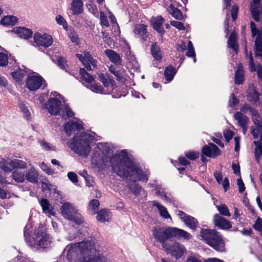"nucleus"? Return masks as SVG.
Here are the masks:
<instances>
[{
	"label": "nucleus",
	"mask_w": 262,
	"mask_h": 262,
	"mask_svg": "<svg viewBox=\"0 0 262 262\" xmlns=\"http://www.w3.org/2000/svg\"><path fill=\"white\" fill-rule=\"evenodd\" d=\"M109 162L105 163V166H111L113 171L123 179H128L127 186L134 195H138L141 191L142 187L136 179L139 181H148V171H143L129 160L126 150H122L118 154L108 158Z\"/></svg>",
	"instance_id": "1"
},
{
	"label": "nucleus",
	"mask_w": 262,
	"mask_h": 262,
	"mask_svg": "<svg viewBox=\"0 0 262 262\" xmlns=\"http://www.w3.org/2000/svg\"><path fill=\"white\" fill-rule=\"evenodd\" d=\"M67 257L69 262H108L95 248L92 238L68 245Z\"/></svg>",
	"instance_id": "2"
},
{
	"label": "nucleus",
	"mask_w": 262,
	"mask_h": 262,
	"mask_svg": "<svg viewBox=\"0 0 262 262\" xmlns=\"http://www.w3.org/2000/svg\"><path fill=\"white\" fill-rule=\"evenodd\" d=\"M93 140L94 137L90 134L81 133L70 139L68 145L75 153L87 157L91 150L90 141Z\"/></svg>",
	"instance_id": "3"
},
{
	"label": "nucleus",
	"mask_w": 262,
	"mask_h": 262,
	"mask_svg": "<svg viewBox=\"0 0 262 262\" xmlns=\"http://www.w3.org/2000/svg\"><path fill=\"white\" fill-rule=\"evenodd\" d=\"M24 236L28 245L36 249L45 248L50 244L48 237L43 228H38L34 230L31 235L30 239L27 236L29 235L28 227L26 226L24 230Z\"/></svg>",
	"instance_id": "4"
},
{
	"label": "nucleus",
	"mask_w": 262,
	"mask_h": 262,
	"mask_svg": "<svg viewBox=\"0 0 262 262\" xmlns=\"http://www.w3.org/2000/svg\"><path fill=\"white\" fill-rule=\"evenodd\" d=\"M200 235L207 244L217 251H225V243L221 235L216 230L202 229Z\"/></svg>",
	"instance_id": "5"
},
{
	"label": "nucleus",
	"mask_w": 262,
	"mask_h": 262,
	"mask_svg": "<svg viewBox=\"0 0 262 262\" xmlns=\"http://www.w3.org/2000/svg\"><path fill=\"white\" fill-rule=\"evenodd\" d=\"M60 210L64 219L72 221L77 225H80L83 223V216L72 204L69 202L63 203Z\"/></svg>",
	"instance_id": "6"
},
{
	"label": "nucleus",
	"mask_w": 262,
	"mask_h": 262,
	"mask_svg": "<svg viewBox=\"0 0 262 262\" xmlns=\"http://www.w3.org/2000/svg\"><path fill=\"white\" fill-rule=\"evenodd\" d=\"M152 235L155 239L161 244L163 248L166 247L169 239L172 237V227H155L152 230Z\"/></svg>",
	"instance_id": "7"
},
{
	"label": "nucleus",
	"mask_w": 262,
	"mask_h": 262,
	"mask_svg": "<svg viewBox=\"0 0 262 262\" xmlns=\"http://www.w3.org/2000/svg\"><path fill=\"white\" fill-rule=\"evenodd\" d=\"M55 98H50L47 102L43 104V108L48 110L49 113L53 115H58L60 114V111L63 102L59 100L57 97V93H51Z\"/></svg>",
	"instance_id": "8"
},
{
	"label": "nucleus",
	"mask_w": 262,
	"mask_h": 262,
	"mask_svg": "<svg viewBox=\"0 0 262 262\" xmlns=\"http://www.w3.org/2000/svg\"><path fill=\"white\" fill-rule=\"evenodd\" d=\"M166 252L176 259L181 258L185 251V247L183 245L177 242L171 241L170 244H168L166 247L163 248Z\"/></svg>",
	"instance_id": "9"
},
{
	"label": "nucleus",
	"mask_w": 262,
	"mask_h": 262,
	"mask_svg": "<svg viewBox=\"0 0 262 262\" xmlns=\"http://www.w3.org/2000/svg\"><path fill=\"white\" fill-rule=\"evenodd\" d=\"M33 38L34 43L38 47L39 50H41L42 48H48L52 45L53 42L52 37L46 33L41 34L38 32L35 33Z\"/></svg>",
	"instance_id": "10"
},
{
	"label": "nucleus",
	"mask_w": 262,
	"mask_h": 262,
	"mask_svg": "<svg viewBox=\"0 0 262 262\" xmlns=\"http://www.w3.org/2000/svg\"><path fill=\"white\" fill-rule=\"evenodd\" d=\"M178 215L184 224L192 230H195L199 226L198 220L194 217L189 215L184 212L179 210Z\"/></svg>",
	"instance_id": "11"
},
{
	"label": "nucleus",
	"mask_w": 262,
	"mask_h": 262,
	"mask_svg": "<svg viewBox=\"0 0 262 262\" xmlns=\"http://www.w3.org/2000/svg\"><path fill=\"white\" fill-rule=\"evenodd\" d=\"M254 126L250 128L251 133L254 139H257L260 137V141L262 142V119L259 116H256L252 118Z\"/></svg>",
	"instance_id": "12"
},
{
	"label": "nucleus",
	"mask_w": 262,
	"mask_h": 262,
	"mask_svg": "<svg viewBox=\"0 0 262 262\" xmlns=\"http://www.w3.org/2000/svg\"><path fill=\"white\" fill-rule=\"evenodd\" d=\"M43 78L38 76H29L26 80V86L30 91H34L43 84Z\"/></svg>",
	"instance_id": "13"
},
{
	"label": "nucleus",
	"mask_w": 262,
	"mask_h": 262,
	"mask_svg": "<svg viewBox=\"0 0 262 262\" xmlns=\"http://www.w3.org/2000/svg\"><path fill=\"white\" fill-rule=\"evenodd\" d=\"M202 154L206 157L215 158L221 155V151L214 144L210 143L202 147Z\"/></svg>",
	"instance_id": "14"
},
{
	"label": "nucleus",
	"mask_w": 262,
	"mask_h": 262,
	"mask_svg": "<svg viewBox=\"0 0 262 262\" xmlns=\"http://www.w3.org/2000/svg\"><path fill=\"white\" fill-rule=\"evenodd\" d=\"M251 4L250 12L253 18L256 21H259L260 15L262 12V7L260 0H252Z\"/></svg>",
	"instance_id": "15"
},
{
	"label": "nucleus",
	"mask_w": 262,
	"mask_h": 262,
	"mask_svg": "<svg viewBox=\"0 0 262 262\" xmlns=\"http://www.w3.org/2000/svg\"><path fill=\"white\" fill-rule=\"evenodd\" d=\"M213 222L215 226L221 229L227 230L232 227V225L229 221L218 214L214 215Z\"/></svg>",
	"instance_id": "16"
},
{
	"label": "nucleus",
	"mask_w": 262,
	"mask_h": 262,
	"mask_svg": "<svg viewBox=\"0 0 262 262\" xmlns=\"http://www.w3.org/2000/svg\"><path fill=\"white\" fill-rule=\"evenodd\" d=\"M164 21V18H163L161 16L153 17L151 19V25L153 28L162 35L165 32V30L162 27V25Z\"/></svg>",
	"instance_id": "17"
},
{
	"label": "nucleus",
	"mask_w": 262,
	"mask_h": 262,
	"mask_svg": "<svg viewBox=\"0 0 262 262\" xmlns=\"http://www.w3.org/2000/svg\"><path fill=\"white\" fill-rule=\"evenodd\" d=\"M64 128L66 134L70 136L74 132L80 130L83 127L81 124L77 122L69 121L64 124Z\"/></svg>",
	"instance_id": "18"
},
{
	"label": "nucleus",
	"mask_w": 262,
	"mask_h": 262,
	"mask_svg": "<svg viewBox=\"0 0 262 262\" xmlns=\"http://www.w3.org/2000/svg\"><path fill=\"white\" fill-rule=\"evenodd\" d=\"M134 32L142 40L145 41L148 37L147 26L144 24H137L135 26Z\"/></svg>",
	"instance_id": "19"
},
{
	"label": "nucleus",
	"mask_w": 262,
	"mask_h": 262,
	"mask_svg": "<svg viewBox=\"0 0 262 262\" xmlns=\"http://www.w3.org/2000/svg\"><path fill=\"white\" fill-rule=\"evenodd\" d=\"M40 204L41 206L42 212L48 216H54L55 213L49 201L46 199H42L40 201Z\"/></svg>",
	"instance_id": "20"
},
{
	"label": "nucleus",
	"mask_w": 262,
	"mask_h": 262,
	"mask_svg": "<svg viewBox=\"0 0 262 262\" xmlns=\"http://www.w3.org/2000/svg\"><path fill=\"white\" fill-rule=\"evenodd\" d=\"M25 177L27 181L34 184L38 181L39 174L36 169L34 167H32L26 171Z\"/></svg>",
	"instance_id": "21"
},
{
	"label": "nucleus",
	"mask_w": 262,
	"mask_h": 262,
	"mask_svg": "<svg viewBox=\"0 0 262 262\" xmlns=\"http://www.w3.org/2000/svg\"><path fill=\"white\" fill-rule=\"evenodd\" d=\"M104 52L106 56L112 62L115 63L116 66L121 64V58L117 52L110 49L106 50Z\"/></svg>",
	"instance_id": "22"
},
{
	"label": "nucleus",
	"mask_w": 262,
	"mask_h": 262,
	"mask_svg": "<svg viewBox=\"0 0 262 262\" xmlns=\"http://www.w3.org/2000/svg\"><path fill=\"white\" fill-rule=\"evenodd\" d=\"M14 32L20 38L28 39L32 36V31L25 27H17L13 29Z\"/></svg>",
	"instance_id": "23"
},
{
	"label": "nucleus",
	"mask_w": 262,
	"mask_h": 262,
	"mask_svg": "<svg viewBox=\"0 0 262 262\" xmlns=\"http://www.w3.org/2000/svg\"><path fill=\"white\" fill-rule=\"evenodd\" d=\"M83 2L82 0H73L70 9L73 15H78L83 12Z\"/></svg>",
	"instance_id": "24"
},
{
	"label": "nucleus",
	"mask_w": 262,
	"mask_h": 262,
	"mask_svg": "<svg viewBox=\"0 0 262 262\" xmlns=\"http://www.w3.org/2000/svg\"><path fill=\"white\" fill-rule=\"evenodd\" d=\"M172 237H175L178 238H183L185 239L188 240L192 237L191 235L187 231L176 227H172Z\"/></svg>",
	"instance_id": "25"
},
{
	"label": "nucleus",
	"mask_w": 262,
	"mask_h": 262,
	"mask_svg": "<svg viewBox=\"0 0 262 262\" xmlns=\"http://www.w3.org/2000/svg\"><path fill=\"white\" fill-rule=\"evenodd\" d=\"M172 237H175L178 238H183L185 239L188 240L192 237L191 235L187 231L176 227H172Z\"/></svg>",
	"instance_id": "26"
},
{
	"label": "nucleus",
	"mask_w": 262,
	"mask_h": 262,
	"mask_svg": "<svg viewBox=\"0 0 262 262\" xmlns=\"http://www.w3.org/2000/svg\"><path fill=\"white\" fill-rule=\"evenodd\" d=\"M97 220L101 223L108 222L111 217V213L106 209H101L97 213Z\"/></svg>",
	"instance_id": "27"
},
{
	"label": "nucleus",
	"mask_w": 262,
	"mask_h": 262,
	"mask_svg": "<svg viewBox=\"0 0 262 262\" xmlns=\"http://www.w3.org/2000/svg\"><path fill=\"white\" fill-rule=\"evenodd\" d=\"M260 94L256 91L253 86L250 87L248 90L247 97L248 100L255 104H260L259 102Z\"/></svg>",
	"instance_id": "28"
},
{
	"label": "nucleus",
	"mask_w": 262,
	"mask_h": 262,
	"mask_svg": "<svg viewBox=\"0 0 262 262\" xmlns=\"http://www.w3.org/2000/svg\"><path fill=\"white\" fill-rule=\"evenodd\" d=\"M17 21L18 18L16 16L13 15H7L1 19L0 23L4 26H13L17 23Z\"/></svg>",
	"instance_id": "29"
},
{
	"label": "nucleus",
	"mask_w": 262,
	"mask_h": 262,
	"mask_svg": "<svg viewBox=\"0 0 262 262\" xmlns=\"http://www.w3.org/2000/svg\"><path fill=\"white\" fill-rule=\"evenodd\" d=\"M150 52L155 60L159 61L162 59V52L157 42H154L151 45Z\"/></svg>",
	"instance_id": "30"
},
{
	"label": "nucleus",
	"mask_w": 262,
	"mask_h": 262,
	"mask_svg": "<svg viewBox=\"0 0 262 262\" xmlns=\"http://www.w3.org/2000/svg\"><path fill=\"white\" fill-rule=\"evenodd\" d=\"M228 47L232 49L237 54L238 50V46L237 42L236 34L232 32L230 35L228 40Z\"/></svg>",
	"instance_id": "31"
},
{
	"label": "nucleus",
	"mask_w": 262,
	"mask_h": 262,
	"mask_svg": "<svg viewBox=\"0 0 262 262\" xmlns=\"http://www.w3.org/2000/svg\"><path fill=\"white\" fill-rule=\"evenodd\" d=\"M244 81V72L242 64H238L235 73V83L237 84H242Z\"/></svg>",
	"instance_id": "32"
},
{
	"label": "nucleus",
	"mask_w": 262,
	"mask_h": 262,
	"mask_svg": "<svg viewBox=\"0 0 262 262\" xmlns=\"http://www.w3.org/2000/svg\"><path fill=\"white\" fill-rule=\"evenodd\" d=\"M255 53L256 57L262 58V34L256 37L255 41Z\"/></svg>",
	"instance_id": "33"
},
{
	"label": "nucleus",
	"mask_w": 262,
	"mask_h": 262,
	"mask_svg": "<svg viewBox=\"0 0 262 262\" xmlns=\"http://www.w3.org/2000/svg\"><path fill=\"white\" fill-rule=\"evenodd\" d=\"M234 117L237 121L239 126L247 125L249 122V118L242 113L237 112L234 114Z\"/></svg>",
	"instance_id": "34"
},
{
	"label": "nucleus",
	"mask_w": 262,
	"mask_h": 262,
	"mask_svg": "<svg viewBox=\"0 0 262 262\" xmlns=\"http://www.w3.org/2000/svg\"><path fill=\"white\" fill-rule=\"evenodd\" d=\"M167 11L176 19L181 20L183 18L182 12L178 8H175L172 4H171L167 8Z\"/></svg>",
	"instance_id": "35"
},
{
	"label": "nucleus",
	"mask_w": 262,
	"mask_h": 262,
	"mask_svg": "<svg viewBox=\"0 0 262 262\" xmlns=\"http://www.w3.org/2000/svg\"><path fill=\"white\" fill-rule=\"evenodd\" d=\"M152 205L155 207L157 208V209L159 210L160 215L161 216L166 219L170 218V216L168 213L166 208L162 205H161L158 202L156 201H154L152 203Z\"/></svg>",
	"instance_id": "36"
},
{
	"label": "nucleus",
	"mask_w": 262,
	"mask_h": 262,
	"mask_svg": "<svg viewBox=\"0 0 262 262\" xmlns=\"http://www.w3.org/2000/svg\"><path fill=\"white\" fill-rule=\"evenodd\" d=\"M243 114H247L248 112L253 117L256 116H259L257 111L254 108H252L248 104H244L241 108V112Z\"/></svg>",
	"instance_id": "37"
},
{
	"label": "nucleus",
	"mask_w": 262,
	"mask_h": 262,
	"mask_svg": "<svg viewBox=\"0 0 262 262\" xmlns=\"http://www.w3.org/2000/svg\"><path fill=\"white\" fill-rule=\"evenodd\" d=\"M18 105L20 111L23 114L24 117L28 120H30L31 115L28 104L24 102H19Z\"/></svg>",
	"instance_id": "38"
},
{
	"label": "nucleus",
	"mask_w": 262,
	"mask_h": 262,
	"mask_svg": "<svg viewBox=\"0 0 262 262\" xmlns=\"http://www.w3.org/2000/svg\"><path fill=\"white\" fill-rule=\"evenodd\" d=\"M100 203L98 200L94 199L91 201L89 204V211L93 215L98 212Z\"/></svg>",
	"instance_id": "39"
},
{
	"label": "nucleus",
	"mask_w": 262,
	"mask_h": 262,
	"mask_svg": "<svg viewBox=\"0 0 262 262\" xmlns=\"http://www.w3.org/2000/svg\"><path fill=\"white\" fill-rule=\"evenodd\" d=\"M0 168L5 172H10L13 169L12 160L11 159L3 160L0 162Z\"/></svg>",
	"instance_id": "40"
},
{
	"label": "nucleus",
	"mask_w": 262,
	"mask_h": 262,
	"mask_svg": "<svg viewBox=\"0 0 262 262\" xmlns=\"http://www.w3.org/2000/svg\"><path fill=\"white\" fill-rule=\"evenodd\" d=\"M176 73V69L171 66L166 68L164 71V76L168 81H171Z\"/></svg>",
	"instance_id": "41"
},
{
	"label": "nucleus",
	"mask_w": 262,
	"mask_h": 262,
	"mask_svg": "<svg viewBox=\"0 0 262 262\" xmlns=\"http://www.w3.org/2000/svg\"><path fill=\"white\" fill-rule=\"evenodd\" d=\"M12 177L14 180L17 183H22L25 179L24 172L18 169H16L12 172Z\"/></svg>",
	"instance_id": "42"
},
{
	"label": "nucleus",
	"mask_w": 262,
	"mask_h": 262,
	"mask_svg": "<svg viewBox=\"0 0 262 262\" xmlns=\"http://www.w3.org/2000/svg\"><path fill=\"white\" fill-rule=\"evenodd\" d=\"M79 73L82 81H84L88 83H91L94 81V77L89 74L84 69H80Z\"/></svg>",
	"instance_id": "43"
},
{
	"label": "nucleus",
	"mask_w": 262,
	"mask_h": 262,
	"mask_svg": "<svg viewBox=\"0 0 262 262\" xmlns=\"http://www.w3.org/2000/svg\"><path fill=\"white\" fill-rule=\"evenodd\" d=\"M62 109L60 111V115L62 116V118L66 119L65 116H66L67 117H72L74 114L73 112L71 110L70 107L65 104L63 102Z\"/></svg>",
	"instance_id": "44"
},
{
	"label": "nucleus",
	"mask_w": 262,
	"mask_h": 262,
	"mask_svg": "<svg viewBox=\"0 0 262 262\" xmlns=\"http://www.w3.org/2000/svg\"><path fill=\"white\" fill-rule=\"evenodd\" d=\"M99 80L102 82L103 85L105 87L109 86L112 84V80L110 78L108 75H104L103 74H100L98 75Z\"/></svg>",
	"instance_id": "45"
},
{
	"label": "nucleus",
	"mask_w": 262,
	"mask_h": 262,
	"mask_svg": "<svg viewBox=\"0 0 262 262\" xmlns=\"http://www.w3.org/2000/svg\"><path fill=\"white\" fill-rule=\"evenodd\" d=\"M187 52L186 53V55L189 57H193L194 62H195V53L194 51V49L192 45V43L191 41H189L188 42V45L187 46Z\"/></svg>",
	"instance_id": "46"
},
{
	"label": "nucleus",
	"mask_w": 262,
	"mask_h": 262,
	"mask_svg": "<svg viewBox=\"0 0 262 262\" xmlns=\"http://www.w3.org/2000/svg\"><path fill=\"white\" fill-rule=\"evenodd\" d=\"M13 169L18 168L20 169H26L27 167V163L20 160L14 159L12 160Z\"/></svg>",
	"instance_id": "47"
},
{
	"label": "nucleus",
	"mask_w": 262,
	"mask_h": 262,
	"mask_svg": "<svg viewBox=\"0 0 262 262\" xmlns=\"http://www.w3.org/2000/svg\"><path fill=\"white\" fill-rule=\"evenodd\" d=\"M217 210L220 212V213L224 216H230L231 214L229 212V210L228 209L227 206L225 204H221L220 206H216Z\"/></svg>",
	"instance_id": "48"
},
{
	"label": "nucleus",
	"mask_w": 262,
	"mask_h": 262,
	"mask_svg": "<svg viewBox=\"0 0 262 262\" xmlns=\"http://www.w3.org/2000/svg\"><path fill=\"white\" fill-rule=\"evenodd\" d=\"M87 88L92 91L97 93H102L103 91V87L96 83L90 84L87 86Z\"/></svg>",
	"instance_id": "49"
},
{
	"label": "nucleus",
	"mask_w": 262,
	"mask_h": 262,
	"mask_svg": "<svg viewBox=\"0 0 262 262\" xmlns=\"http://www.w3.org/2000/svg\"><path fill=\"white\" fill-rule=\"evenodd\" d=\"M250 26L253 37L255 36H256V37L259 36L260 34H262V30L257 29L256 25L254 22L251 21Z\"/></svg>",
	"instance_id": "50"
},
{
	"label": "nucleus",
	"mask_w": 262,
	"mask_h": 262,
	"mask_svg": "<svg viewBox=\"0 0 262 262\" xmlns=\"http://www.w3.org/2000/svg\"><path fill=\"white\" fill-rule=\"evenodd\" d=\"M55 20L58 25L62 26L64 29H67V23L65 19L61 15H57L56 16Z\"/></svg>",
	"instance_id": "51"
},
{
	"label": "nucleus",
	"mask_w": 262,
	"mask_h": 262,
	"mask_svg": "<svg viewBox=\"0 0 262 262\" xmlns=\"http://www.w3.org/2000/svg\"><path fill=\"white\" fill-rule=\"evenodd\" d=\"M40 145L43 149L46 150H55L56 149L55 146H53L52 144H50V143H48L45 141H40Z\"/></svg>",
	"instance_id": "52"
},
{
	"label": "nucleus",
	"mask_w": 262,
	"mask_h": 262,
	"mask_svg": "<svg viewBox=\"0 0 262 262\" xmlns=\"http://www.w3.org/2000/svg\"><path fill=\"white\" fill-rule=\"evenodd\" d=\"M239 103V100L236 98L234 93H232L230 95V98L228 102V106L230 107H232Z\"/></svg>",
	"instance_id": "53"
},
{
	"label": "nucleus",
	"mask_w": 262,
	"mask_h": 262,
	"mask_svg": "<svg viewBox=\"0 0 262 262\" xmlns=\"http://www.w3.org/2000/svg\"><path fill=\"white\" fill-rule=\"evenodd\" d=\"M100 23L101 26L105 27H108L109 26V23L108 21L107 18L104 13L102 11L100 13Z\"/></svg>",
	"instance_id": "54"
},
{
	"label": "nucleus",
	"mask_w": 262,
	"mask_h": 262,
	"mask_svg": "<svg viewBox=\"0 0 262 262\" xmlns=\"http://www.w3.org/2000/svg\"><path fill=\"white\" fill-rule=\"evenodd\" d=\"M186 157L191 160H194L199 158V153L196 151H189L185 153Z\"/></svg>",
	"instance_id": "55"
},
{
	"label": "nucleus",
	"mask_w": 262,
	"mask_h": 262,
	"mask_svg": "<svg viewBox=\"0 0 262 262\" xmlns=\"http://www.w3.org/2000/svg\"><path fill=\"white\" fill-rule=\"evenodd\" d=\"M8 55L4 53L0 52V66L5 67L8 64Z\"/></svg>",
	"instance_id": "56"
},
{
	"label": "nucleus",
	"mask_w": 262,
	"mask_h": 262,
	"mask_svg": "<svg viewBox=\"0 0 262 262\" xmlns=\"http://www.w3.org/2000/svg\"><path fill=\"white\" fill-rule=\"evenodd\" d=\"M57 62L58 66L62 69H65L67 66L66 59L61 56L57 57Z\"/></svg>",
	"instance_id": "57"
},
{
	"label": "nucleus",
	"mask_w": 262,
	"mask_h": 262,
	"mask_svg": "<svg viewBox=\"0 0 262 262\" xmlns=\"http://www.w3.org/2000/svg\"><path fill=\"white\" fill-rule=\"evenodd\" d=\"M41 169L45 172H46L48 174H53L54 173V171L53 169L51 168L49 166H48L45 163L42 162L40 165Z\"/></svg>",
	"instance_id": "58"
},
{
	"label": "nucleus",
	"mask_w": 262,
	"mask_h": 262,
	"mask_svg": "<svg viewBox=\"0 0 262 262\" xmlns=\"http://www.w3.org/2000/svg\"><path fill=\"white\" fill-rule=\"evenodd\" d=\"M170 25H172L173 27H174L177 29H179V30H185V27L184 26V24L180 21H175V20H172L170 21Z\"/></svg>",
	"instance_id": "59"
},
{
	"label": "nucleus",
	"mask_w": 262,
	"mask_h": 262,
	"mask_svg": "<svg viewBox=\"0 0 262 262\" xmlns=\"http://www.w3.org/2000/svg\"><path fill=\"white\" fill-rule=\"evenodd\" d=\"M67 176L69 180L73 183H76L78 182V177L77 174L74 172H69Z\"/></svg>",
	"instance_id": "60"
},
{
	"label": "nucleus",
	"mask_w": 262,
	"mask_h": 262,
	"mask_svg": "<svg viewBox=\"0 0 262 262\" xmlns=\"http://www.w3.org/2000/svg\"><path fill=\"white\" fill-rule=\"evenodd\" d=\"M224 135L226 141L228 142L232 138L234 133L231 130L228 129L224 132Z\"/></svg>",
	"instance_id": "61"
},
{
	"label": "nucleus",
	"mask_w": 262,
	"mask_h": 262,
	"mask_svg": "<svg viewBox=\"0 0 262 262\" xmlns=\"http://www.w3.org/2000/svg\"><path fill=\"white\" fill-rule=\"evenodd\" d=\"M12 76L14 78L20 80L24 76V72L23 71H19L12 72Z\"/></svg>",
	"instance_id": "62"
},
{
	"label": "nucleus",
	"mask_w": 262,
	"mask_h": 262,
	"mask_svg": "<svg viewBox=\"0 0 262 262\" xmlns=\"http://www.w3.org/2000/svg\"><path fill=\"white\" fill-rule=\"evenodd\" d=\"M253 227L256 230L262 231V220L258 217Z\"/></svg>",
	"instance_id": "63"
},
{
	"label": "nucleus",
	"mask_w": 262,
	"mask_h": 262,
	"mask_svg": "<svg viewBox=\"0 0 262 262\" xmlns=\"http://www.w3.org/2000/svg\"><path fill=\"white\" fill-rule=\"evenodd\" d=\"M97 61L95 60L93 57L92 58V59L89 60L87 62H85V63H87L88 64V66L85 65V67L88 70H91V64L94 68H96L97 67Z\"/></svg>",
	"instance_id": "64"
}]
</instances>
